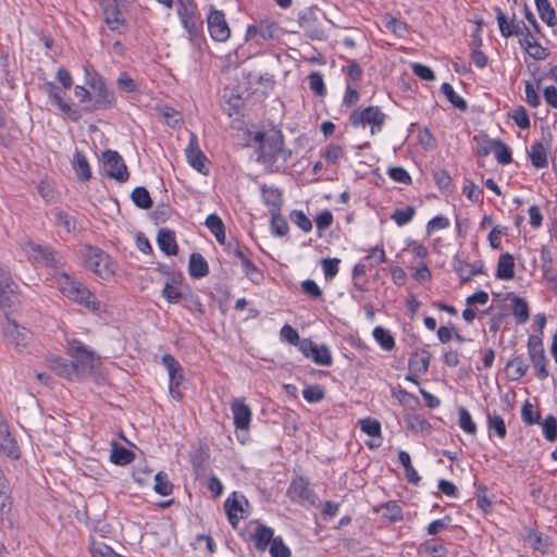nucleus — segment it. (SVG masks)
Here are the masks:
<instances>
[{"instance_id": "obj_18", "label": "nucleus", "mask_w": 557, "mask_h": 557, "mask_svg": "<svg viewBox=\"0 0 557 557\" xmlns=\"http://www.w3.org/2000/svg\"><path fill=\"white\" fill-rule=\"evenodd\" d=\"M496 20L499 26V30L503 37L508 38L512 36H521L528 29L523 21H516L512 18L510 22L507 21V16L504 14L500 8H495Z\"/></svg>"}, {"instance_id": "obj_20", "label": "nucleus", "mask_w": 557, "mask_h": 557, "mask_svg": "<svg viewBox=\"0 0 557 557\" xmlns=\"http://www.w3.org/2000/svg\"><path fill=\"white\" fill-rule=\"evenodd\" d=\"M121 9V7L113 3H108L103 7L104 22L112 32H116L119 34H123L126 30V23L122 17Z\"/></svg>"}, {"instance_id": "obj_34", "label": "nucleus", "mask_w": 557, "mask_h": 557, "mask_svg": "<svg viewBox=\"0 0 557 557\" xmlns=\"http://www.w3.org/2000/svg\"><path fill=\"white\" fill-rule=\"evenodd\" d=\"M506 368L511 369L509 379L512 381H518L525 375L529 370V364L525 362L522 356H517L506 363Z\"/></svg>"}, {"instance_id": "obj_5", "label": "nucleus", "mask_w": 557, "mask_h": 557, "mask_svg": "<svg viewBox=\"0 0 557 557\" xmlns=\"http://www.w3.org/2000/svg\"><path fill=\"white\" fill-rule=\"evenodd\" d=\"M23 250L32 261L40 262L54 269L63 265L62 256L50 246L27 242L23 245Z\"/></svg>"}, {"instance_id": "obj_48", "label": "nucleus", "mask_w": 557, "mask_h": 557, "mask_svg": "<svg viewBox=\"0 0 557 557\" xmlns=\"http://www.w3.org/2000/svg\"><path fill=\"white\" fill-rule=\"evenodd\" d=\"M487 426L494 431L499 438H505L507 429L504 419L497 413H487Z\"/></svg>"}, {"instance_id": "obj_47", "label": "nucleus", "mask_w": 557, "mask_h": 557, "mask_svg": "<svg viewBox=\"0 0 557 557\" xmlns=\"http://www.w3.org/2000/svg\"><path fill=\"white\" fill-rule=\"evenodd\" d=\"M407 428L414 431V432H430L431 431V424L430 422L424 419L422 416L412 413L409 414L406 419Z\"/></svg>"}, {"instance_id": "obj_11", "label": "nucleus", "mask_w": 557, "mask_h": 557, "mask_svg": "<svg viewBox=\"0 0 557 557\" xmlns=\"http://www.w3.org/2000/svg\"><path fill=\"white\" fill-rule=\"evenodd\" d=\"M91 101L90 106L85 107L86 112H92L96 110H107L111 109L115 104V97L112 91H110L104 82L99 79H94L91 84Z\"/></svg>"}, {"instance_id": "obj_32", "label": "nucleus", "mask_w": 557, "mask_h": 557, "mask_svg": "<svg viewBox=\"0 0 557 557\" xmlns=\"http://www.w3.org/2000/svg\"><path fill=\"white\" fill-rule=\"evenodd\" d=\"M534 2L541 20L550 27L555 26L557 24V16L549 1L534 0Z\"/></svg>"}, {"instance_id": "obj_30", "label": "nucleus", "mask_w": 557, "mask_h": 557, "mask_svg": "<svg viewBox=\"0 0 557 557\" xmlns=\"http://www.w3.org/2000/svg\"><path fill=\"white\" fill-rule=\"evenodd\" d=\"M512 301V314L518 324H524L530 318L529 305L524 298L516 296L513 294Z\"/></svg>"}, {"instance_id": "obj_25", "label": "nucleus", "mask_w": 557, "mask_h": 557, "mask_svg": "<svg viewBox=\"0 0 557 557\" xmlns=\"http://www.w3.org/2000/svg\"><path fill=\"white\" fill-rule=\"evenodd\" d=\"M262 198L267 207L269 208L270 214H274L281 212V208L283 205L282 193L278 188L268 187L263 185L261 187Z\"/></svg>"}, {"instance_id": "obj_27", "label": "nucleus", "mask_w": 557, "mask_h": 557, "mask_svg": "<svg viewBox=\"0 0 557 557\" xmlns=\"http://www.w3.org/2000/svg\"><path fill=\"white\" fill-rule=\"evenodd\" d=\"M188 272L193 278H201L209 274V264L201 253L190 255Z\"/></svg>"}, {"instance_id": "obj_64", "label": "nucleus", "mask_w": 557, "mask_h": 557, "mask_svg": "<svg viewBox=\"0 0 557 557\" xmlns=\"http://www.w3.org/2000/svg\"><path fill=\"white\" fill-rule=\"evenodd\" d=\"M162 297H164L170 304H177L183 298V293L177 286L172 285L170 282H165L162 289Z\"/></svg>"}, {"instance_id": "obj_63", "label": "nucleus", "mask_w": 557, "mask_h": 557, "mask_svg": "<svg viewBox=\"0 0 557 557\" xmlns=\"http://www.w3.org/2000/svg\"><path fill=\"white\" fill-rule=\"evenodd\" d=\"M271 226H272L273 233L277 236H284L288 232V223L281 215V212H277V213L274 212V214H271Z\"/></svg>"}, {"instance_id": "obj_40", "label": "nucleus", "mask_w": 557, "mask_h": 557, "mask_svg": "<svg viewBox=\"0 0 557 557\" xmlns=\"http://www.w3.org/2000/svg\"><path fill=\"white\" fill-rule=\"evenodd\" d=\"M289 493L304 500H309L313 496V491L310 488L309 483L302 478L296 479L292 482Z\"/></svg>"}, {"instance_id": "obj_3", "label": "nucleus", "mask_w": 557, "mask_h": 557, "mask_svg": "<svg viewBox=\"0 0 557 557\" xmlns=\"http://www.w3.org/2000/svg\"><path fill=\"white\" fill-rule=\"evenodd\" d=\"M60 290L69 299L76 301L86 308L98 311L100 310V302L97 301L95 295L81 282L65 272L60 274L58 278Z\"/></svg>"}, {"instance_id": "obj_50", "label": "nucleus", "mask_w": 557, "mask_h": 557, "mask_svg": "<svg viewBox=\"0 0 557 557\" xmlns=\"http://www.w3.org/2000/svg\"><path fill=\"white\" fill-rule=\"evenodd\" d=\"M414 207L407 206L403 209H396L393 211L391 219L398 225L404 226L408 224L414 216Z\"/></svg>"}, {"instance_id": "obj_42", "label": "nucleus", "mask_w": 557, "mask_h": 557, "mask_svg": "<svg viewBox=\"0 0 557 557\" xmlns=\"http://www.w3.org/2000/svg\"><path fill=\"white\" fill-rule=\"evenodd\" d=\"M441 91L445 95L447 100L458 110L466 111L468 109V104L466 100L457 95L449 83H444L441 86Z\"/></svg>"}, {"instance_id": "obj_45", "label": "nucleus", "mask_w": 557, "mask_h": 557, "mask_svg": "<svg viewBox=\"0 0 557 557\" xmlns=\"http://www.w3.org/2000/svg\"><path fill=\"white\" fill-rule=\"evenodd\" d=\"M153 490L156 493L162 496H169L172 494L173 484L170 482L166 473L160 471L154 475Z\"/></svg>"}, {"instance_id": "obj_58", "label": "nucleus", "mask_w": 557, "mask_h": 557, "mask_svg": "<svg viewBox=\"0 0 557 557\" xmlns=\"http://www.w3.org/2000/svg\"><path fill=\"white\" fill-rule=\"evenodd\" d=\"M92 557H121L109 545L94 541L90 545Z\"/></svg>"}, {"instance_id": "obj_28", "label": "nucleus", "mask_w": 557, "mask_h": 557, "mask_svg": "<svg viewBox=\"0 0 557 557\" xmlns=\"http://www.w3.org/2000/svg\"><path fill=\"white\" fill-rule=\"evenodd\" d=\"M72 166L79 181L87 182L91 178V170L89 163L86 156L82 151H75L72 160Z\"/></svg>"}, {"instance_id": "obj_15", "label": "nucleus", "mask_w": 557, "mask_h": 557, "mask_svg": "<svg viewBox=\"0 0 557 557\" xmlns=\"http://www.w3.org/2000/svg\"><path fill=\"white\" fill-rule=\"evenodd\" d=\"M299 349L305 357L311 358L317 364L331 366L332 355L325 345L318 346L310 338H304L299 342Z\"/></svg>"}, {"instance_id": "obj_33", "label": "nucleus", "mask_w": 557, "mask_h": 557, "mask_svg": "<svg viewBox=\"0 0 557 557\" xmlns=\"http://www.w3.org/2000/svg\"><path fill=\"white\" fill-rule=\"evenodd\" d=\"M529 157L532 165L536 169H544L548 164L545 147L540 141H536L531 146Z\"/></svg>"}, {"instance_id": "obj_9", "label": "nucleus", "mask_w": 557, "mask_h": 557, "mask_svg": "<svg viewBox=\"0 0 557 557\" xmlns=\"http://www.w3.org/2000/svg\"><path fill=\"white\" fill-rule=\"evenodd\" d=\"M67 354L74 359L72 362L77 363L79 373L91 371L95 368V351L88 349L81 341L71 339L67 344Z\"/></svg>"}, {"instance_id": "obj_56", "label": "nucleus", "mask_w": 557, "mask_h": 557, "mask_svg": "<svg viewBox=\"0 0 557 557\" xmlns=\"http://www.w3.org/2000/svg\"><path fill=\"white\" fill-rule=\"evenodd\" d=\"M289 219L294 224H296L301 231L306 233L312 230L311 220L301 210H293L289 214Z\"/></svg>"}, {"instance_id": "obj_36", "label": "nucleus", "mask_w": 557, "mask_h": 557, "mask_svg": "<svg viewBox=\"0 0 557 557\" xmlns=\"http://www.w3.org/2000/svg\"><path fill=\"white\" fill-rule=\"evenodd\" d=\"M451 265L453 270L458 274L462 283L469 282L474 276V272L471 270L470 263L459 255L454 257Z\"/></svg>"}, {"instance_id": "obj_37", "label": "nucleus", "mask_w": 557, "mask_h": 557, "mask_svg": "<svg viewBox=\"0 0 557 557\" xmlns=\"http://www.w3.org/2000/svg\"><path fill=\"white\" fill-rule=\"evenodd\" d=\"M60 109V111L66 114L72 121H78L82 117L81 111L73 109L71 104L65 102L60 95L59 90L48 96Z\"/></svg>"}, {"instance_id": "obj_2", "label": "nucleus", "mask_w": 557, "mask_h": 557, "mask_svg": "<svg viewBox=\"0 0 557 557\" xmlns=\"http://www.w3.org/2000/svg\"><path fill=\"white\" fill-rule=\"evenodd\" d=\"M177 15L183 28L188 34L190 44L200 49L203 36V21L199 14L198 7L194 1H180Z\"/></svg>"}, {"instance_id": "obj_7", "label": "nucleus", "mask_w": 557, "mask_h": 557, "mask_svg": "<svg viewBox=\"0 0 557 557\" xmlns=\"http://www.w3.org/2000/svg\"><path fill=\"white\" fill-rule=\"evenodd\" d=\"M102 163L108 177L114 178L120 183L128 181L129 172L122 156L117 151L111 149L103 151Z\"/></svg>"}, {"instance_id": "obj_57", "label": "nucleus", "mask_w": 557, "mask_h": 557, "mask_svg": "<svg viewBox=\"0 0 557 557\" xmlns=\"http://www.w3.org/2000/svg\"><path fill=\"white\" fill-rule=\"evenodd\" d=\"M542 431L545 438L554 442L557 438V420L554 416L549 414L544 419Z\"/></svg>"}, {"instance_id": "obj_8", "label": "nucleus", "mask_w": 557, "mask_h": 557, "mask_svg": "<svg viewBox=\"0 0 557 557\" xmlns=\"http://www.w3.org/2000/svg\"><path fill=\"white\" fill-rule=\"evenodd\" d=\"M207 25L211 38L214 41L224 42L231 36V29L223 11L215 9L213 4L209 7L207 15Z\"/></svg>"}, {"instance_id": "obj_59", "label": "nucleus", "mask_w": 557, "mask_h": 557, "mask_svg": "<svg viewBox=\"0 0 557 557\" xmlns=\"http://www.w3.org/2000/svg\"><path fill=\"white\" fill-rule=\"evenodd\" d=\"M271 557H290V549L284 544L281 536L273 537L270 545Z\"/></svg>"}, {"instance_id": "obj_4", "label": "nucleus", "mask_w": 557, "mask_h": 557, "mask_svg": "<svg viewBox=\"0 0 557 557\" xmlns=\"http://www.w3.org/2000/svg\"><path fill=\"white\" fill-rule=\"evenodd\" d=\"M385 119V113H383L379 107L373 106L364 109H355L349 115V122L354 127H366V125H370L372 135L381 132Z\"/></svg>"}, {"instance_id": "obj_26", "label": "nucleus", "mask_w": 557, "mask_h": 557, "mask_svg": "<svg viewBox=\"0 0 557 557\" xmlns=\"http://www.w3.org/2000/svg\"><path fill=\"white\" fill-rule=\"evenodd\" d=\"M431 352L423 348L420 352H414L410 356L408 367L411 372L424 374L429 370Z\"/></svg>"}, {"instance_id": "obj_54", "label": "nucleus", "mask_w": 557, "mask_h": 557, "mask_svg": "<svg viewBox=\"0 0 557 557\" xmlns=\"http://www.w3.org/2000/svg\"><path fill=\"white\" fill-rule=\"evenodd\" d=\"M309 86L311 91L317 96H324L326 94V87L324 84L323 75L320 72H312L309 76Z\"/></svg>"}, {"instance_id": "obj_6", "label": "nucleus", "mask_w": 557, "mask_h": 557, "mask_svg": "<svg viewBox=\"0 0 557 557\" xmlns=\"http://www.w3.org/2000/svg\"><path fill=\"white\" fill-rule=\"evenodd\" d=\"M528 354L530 360L535 369V375L539 380H545L548 377L549 372L546 368L547 358L545 356V350L543 346V342L540 335H530L528 338Z\"/></svg>"}, {"instance_id": "obj_43", "label": "nucleus", "mask_w": 557, "mask_h": 557, "mask_svg": "<svg viewBox=\"0 0 557 557\" xmlns=\"http://www.w3.org/2000/svg\"><path fill=\"white\" fill-rule=\"evenodd\" d=\"M493 151L499 164L506 165L512 161L511 150L502 139H494Z\"/></svg>"}, {"instance_id": "obj_21", "label": "nucleus", "mask_w": 557, "mask_h": 557, "mask_svg": "<svg viewBox=\"0 0 557 557\" xmlns=\"http://www.w3.org/2000/svg\"><path fill=\"white\" fill-rule=\"evenodd\" d=\"M277 30V24L269 21H260L257 25H249L246 32V40L260 37L262 40H271Z\"/></svg>"}, {"instance_id": "obj_23", "label": "nucleus", "mask_w": 557, "mask_h": 557, "mask_svg": "<svg viewBox=\"0 0 557 557\" xmlns=\"http://www.w3.org/2000/svg\"><path fill=\"white\" fill-rule=\"evenodd\" d=\"M157 243L165 255L176 256L178 252V246L176 243L175 232L169 228H160L157 234Z\"/></svg>"}, {"instance_id": "obj_13", "label": "nucleus", "mask_w": 557, "mask_h": 557, "mask_svg": "<svg viewBox=\"0 0 557 557\" xmlns=\"http://www.w3.org/2000/svg\"><path fill=\"white\" fill-rule=\"evenodd\" d=\"M17 289L11 275L0 269V311L13 308L18 304Z\"/></svg>"}, {"instance_id": "obj_19", "label": "nucleus", "mask_w": 557, "mask_h": 557, "mask_svg": "<svg viewBox=\"0 0 557 557\" xmlns=\"http://www.w3.org/2000/svg\"><path fill=\"white\" fill-rule=\"evenodd\" d=\"M234 425L237 430H248L251 421V409L243 398H234L231 403Z\"/></svg>"}, {"instance_id": "obj_16", "label": "nucleus", "mask_w": 557, "mask_h": 557, "mask_svg": "<svg viewBox=\"0 0 557 557\" xmlns=\"http://www.w3.org/2000/svg\"><path fill=\"white\" fill-rule=\"evenodd\" d=\"M226 249L240 260L242 267L249 281L253 284H260L263 281V273L255 265L237 243H228Z\"/></svg>"}, {"instance_id": "obj_35", "label": "nucleus", "mask_w": 557, "mask_h": 557, "mask_svg": "<svg viewBox=\"0 0 557 557\" xmlns=\"http://www.w3.org/2000/svg\"><path fill=\"white\" fill-rule=\"evenodd\" d=\"M51 214L54 218L55 224L63 226L67 233H74L77 231L76 219L74 216H72L71 214H69L60 209L51 210Z\"/></svg>"}, {"instance_id": "obj_24", "label": "nucleus", "mask_w": 557, "mask_h": 557, "mask_svg": "<svg viewBox=\"0 0 557 557\" xmlns=\"http://www.w3.org/2000/svg\"><path fill=\"white\" fill-rule=\"evenodd\" d=\"M273 537V529L264 524H259L250 534V541L253 543L255 547L260 552H264L267 549L269 544H271Z\"/></svg>"}, {"instance_id": "obj_53", "label": "nucleus", "mask_w": 557, "mask_h": 557, "mask_svg": "<svg viewBox=\"0 0 557 557\" xmlns=\"http://www.w3.org/2000/svg\"><path fill=\"white\" fill-rule=\"evenodd\" d=\"M360 429L362 432L373 437H381V423L376 419L370 417L361 419L359 421Z\"/></svg>"}, {"instance_id": "obj_12", "label": "nucleus", "mask_w": 557, "mask_h": 557, "mask_svg": "<svg viewBox=\"0 0 557 557\" xmlns=\"http://www.w3.org/2000/svg\"><path fill=\"white\" fill-rule=\"evenodd\" d=\"M162 364L169 372L170 383L169 391L173 398L181 399L183 394L180 391V386L184 381V370L180 362L170 354L162 356Z\"/></svg>"}, {"instance_id": "obj_46", "label": "nucleus", "mask_w": 557, "mask_h": 557, "mask_svg": "<svg viewBox=\"0 0 557 557\" xmlns=\"http://www.w3.org/2000/svg\"><path fill=\"white\" fill-rule=\"evenodd\" d=\"M0 450L11 459L16 460L21 456L17 443L9 432H7L5 436L3 437L0 444Z\"/></svg>"}, {"instance_id": "obj_22", "label": "nucleus", "mask_w": 557, "mask_h": 557, "mask_svg": "<svg viewBox=\"0 0 557 557\" xmlns=\"http://www.w3.org/2000/svg\"><path fill=\"white\" fill-rule=\"evenodd\" d=\"M49 368L55 372L59 376L73 380V377L79 374L77 370V363L67 361L60 357H51L48 359Z\"/></svg>"}, {"instance_id": "obj_55", "label": "nucleus", "mask_w": 557, "mask_h": 557, "mask_svg": "<svg viewBox=\"0 0 557 557\" xmlns=\"http://www.w3.org/2000/svg\"><path fill=\"white\" fill-rule=\"evenodd\" d=\"M542 77L536 79V88L530 83H525V100L532 108H537L541 104V97L536 89L541 88Z\"/></svg>"}, {"instance_id": "obj_51", "label": "nucleus", "mask_w": 557, "mask_h": 557, "mask_svg": "<svg viewBox=\"0 0 557 557\" xmlns=\"http://www.w3.org/2000/svg\"><path fill=\"white\" fill-rule=\"evenodd\" d=\"M459 426L468 434L474 435L476 433V424L473 422L471 414L465 407L458 409Z\"/></svg>"}, {"instance_id": "obj_14", "label": "nucleus", "mask_w": 557, "mask_h": 557, "mask_svg": "<svg viewBox=\"0 0 557 557\" xmlns=\"http://www.w3.org/2000/svg\"><path fill=\"white\" fill-rule=\"evenodd\" d=\"M2 332L4 339L9 344L13 345L17 350L26 348L30 339V332L26 327L20 326L9 317H7V322L3 325Z\"/></svg>"}, {"instance_id": "obj_29", "label": "nucleus", "mask_w": 557, "mask_h": 557, "mask_svg": "<svg viewBox=\"0 0 557 557\" xmlns=\"http://www.w3.org/2000/svg\"><path fill=\"white\" fill-rule=\"evenodd\" d=\"M515 276V258L505 252L498 258L496 277L499 280H512Z\"/></svg>"}, {"instance_id": "obj_31", "label": "nucleus", "mask_w": 557, "mask_h": 557, "mask_svg": "<svg viewBox=\"0 0 557 557\" xmlns=\"http://www.w3.org/2000/svg\"><path fill=\"white\" fill-rule=\"evenodd\" d=\"M134 458L135 454L132 450L125 448L122 445L113 443L110 455V460L113 463L119 466H125L131 463L134 460Z\"/></svg>"}, {"instance_id": "obj_10", "label": "nucleus", "mask_w": 557, "mask_h": 557, "mask_svg": "<svg viewBox=\"0 0 557 557\" xmlns=\"http://www.w3.org/2000/svg\"><path fill=\"white\" fill-rule=\"evenodd\" d=\"M320 11L313 8H307L298 14V23L305 34L313 40H321L325 37V32L319 16Z\"/></svg>"}, {"instance_id": "obj_17", "label": "nucleus", "mask_w": 557, "mask_h": 557, "mask_svg": "<svg viewBox=\"0 0 557 557\" xmlns=\"http://www.w3.org/2000/svg\"><path fill=\"white\" fill-rule=\"evenodd\" d=\"M108 259V255H106L102 250L89 247L85 257V265L95 274L104 277L111 273Z\"/></svg>"}, {"instance_id": "obj_52", "label": "nucleus", "mask_w": 557, "mask_h": 557, "mask_svg": "<svg viewBox=\"0 0 557 557\" xmlns=\"http://www.w3.org/2000/svg\"><path fill=\"white\" fill-rule=\"evenodd\" d=\"M541 414L534 409L533 405L527 400L521 408V419L524 424L533 425L539 423Z\"/></svg>"}, {"instance_id": "obj_60", "label": "nucleus", "mask_w": 557, "mask_h": 557, "mask_svg": "<svg viewBox=\"0 0 557 557\" xmlns=\"http://www.w3.org/2000/svg\"><path fill=\"white\" fill-rule=\"evenodd\" d=\"M302 397L308 403H319L324 398V389L321 385H309L302 391Z\"/></svg>"}, {"instance_id": "obj_44", "label": "nucleus", "mask_w": 557, "mask_h": 557, "mask_svg": "<svg viewBox=\"0 0 557 557\" xmlns=\"http://www.w3.org/2000/svg\"><path fill=\"white\" fill-rule=\"evenodd\" d=\"M473 141L476 144V152L481 158L487 157L494 148V139H491L485 133L473 136Z\"/></svg>"}, {"instance_id": "obj_39", "label": "nucleus", "mask_w": 557, "mask_h": 557, "mask_svg": "<svg viewBox=\"0 0 557 557\" xmlns=\"http://www.w3.org/2000/svg\"><path fill=\"white\" fill-rule=\"evenodd\" d=\"M134 205L140 209H150L153 205L149 191L145 187H136L131 195Z\"/></svg>"}, {"instance_id": "obj_41", "label": "nucleus", "mask_w": 557, "mask_h": 557, "mask_svg": "<svg viewBox=\"0 0 557 557\" xmlns=\"http://www.w3.org/2000/svg\"><path fill=\"white\" fill-rule=\"evenodd\" d=\"M186 158L189 164L199 173H208L209 170L206 166V162L208 161V159L206 154L201 151V149L190 150L188 153H186Z\"/></svg>"}, {"instance_id": "obj_61", "label": "nucleus", "mask_w": 557, "mask_h": 557, "mask_svg": "<svg viewBox=\"0 0 557 557\" xmlns=\"http://www.w3.org/2000/svg\"><path fill=\"white\" fill-rule=\"evenodd\" d=\"M172 215V208L166 203H159L153 212L151 213V219L156 224L166 222Z\"/></svg>"}, {"instance_id": "obj_1", "label": "nucleus", "mask_w": 557, "mask_h": 557, "mask_svg": "<svg viewBox=\"0 0 557 557\" xmlns=\"http://www.w3.org/2000/svg\"><path fill=\"white\" fill-rule=\"evenodd\" d=\"M255 140L259 144L257 161L270 172H282L293 165V152L284 147L280 129L258 132Z\"/></svg>"}, {"instance_id": "obj_62", "label": "nucleus", "mask_w": 557, "mask_h": 557, "mask_svg": "<svg viewBox=\"0 0 557 557\" xmlns=\"http://www.w3.org/2000/svg\"><path fill=\"white\" fill-rule=\"evenodd\" d=\"M324 276L326 280H333L339 270L341 260L337 258H326L321 261Z\"/></svg>"}, {"instance_id": "obj_38", "label": "nucleus", "mask_w": 557, "mask_h": 557, "mask_svg": "<svg viewBox=\"0 0 557 557\" xmlns=\"http://www.w3.org/2000/svg\"><path fill=\"white\" fill-rule=\"evenodd\" d=\"M373 337L382 349L386 351H391L395 347V339L392 333L382 326H376L373 330Z\"/></svg>"}, {"instance_id": "obj_49", "label": "nucleus", "mask_w": 557, "mask_h": 557, "mask_svg": "<svg viewBox=\"0 0 557 557\" xmlns=\"http://www.w3.org/2000/svg\"><path fill=\"white\" fill-rule=\"evenodd\" d=\"M380 509L383 510V517L392 522L403 520V509L396 502L391 500L382 504Z\"/></svg>"}]
</instances>
